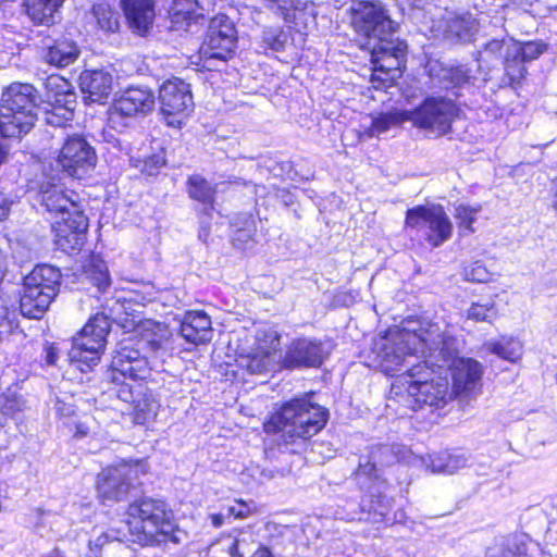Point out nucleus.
Here are the masks:
<instances>
[{
    "instance_id": "57",
    "label": "nucleus",
    "mask_w": 557,
    "mask_h": 557,
    "mask_svg": "<svg viewBox=\"0 0 557 557\" xmlns=\"http://www.w3.org/2000/svg\"><path fill=\"white\" fill-rule=\"evenodd\" d=\"M227 511L234 518L244 519L250 515L252 506L243 500H236L234 505L228 507Z\"/></svg>"
},
{
    "instance_id": "46",
    "label": "nucleus",
    "mask_w": 557,
    "mask_h": 557,
    "mask_svg": "<svg viewBox=\"0 0 557 557\" xmlns=\"http://www.w3.org/2000/svg\"><path fill=\"white\" fill-rule=\"evenodd\" d=\"M239 366L246 368L250 373H263L271 367V356L269 352L258 350L238 359Z\"/></svg>"
},
{
    "instance_id": "41",
    "label": "nucleus",
    "mask_w": 557,
    "mask_h": 557,
    "mask_svg": "<svg viewBox=\"0 0 557 557\" xmlns=\"http://www.w3.org/2000/svg\"><path fill=\"white\" fill-rule=\"evenodd\" d=\"M87 278L95 285L99 292H106L111 285V276L107 263L98 258H94L86 269Z\"/></svg>"
},
{
    "instance_id": "28",
    "label": "nucleus",
    "mask_w": 557,
    "mask_h": 557,
    "mask_svg": "<svg viewBox=\"0 0 557 557\" xmlns=\"http://www.w3.org/2000/svg\"><path fill=\"white\" fill-rule=\"evenodd\" d=\"M117 397L124 403L131 404L136 413L135 418H156L160 405L153 398L151 393L144 392L141 384L135 386L131 384H122L116 391Z\"/></svg>"
},
{
    "instance_id": "6",
    "label": "nucleus",
    "mask_w": 557,
    "mask_h": 557,
    "mask_svg": "<svg viewBox=\"0 0 557 557\" xmlns=\"http://www.w3.org/2000/svg\"><path fill=\"white\" fill-rule=\"evenodd\" d=\"M404 228L410 239L438 248L451 238L454 225L442 205L426 203L406 211Z\"/></svg>"
},
{
    "instance_id": "63",
    "label": "nucleus",
    "mask_w": 557,
    "mask_h": 557,
    "mask_svg": "<svg viewBox=\"0 0 557 557\" xmlns=\"http://www.w3.org/2000/svg\"><path fill=\"white\" fill-rule=\"evenodd\" d=\"M211 521L213 527L220 528L224 522V517L222 513H214L211 516Z\"/></svg>"
},
{
    "instance_id": "2",
    "label": "nucleus",
    "mask_w": 557,
    "mask_h": 557,
    "mask_svg": "<svg viewBox=\"0 0 557 557\" xmlns=\"http://www.w3.org/2000/svg\"><path fill=\"white\" fill-rule=\"evenodd\" d=\"M409 451L399 444H379L371 448L368 456L359 459L356 471V480L364 492L361 502V513L368 517H359V520L382 522L393 506V498L388 495V486L382 479L381 468L404 460Z\"/></svg>"
},
{
    "instance_id": "56",
    "label": "nucleus",
    "mask_w": 557,
    "mask_h": 557,
    "mask_svg": "<svg viewBox=\"0 0 557 557\" xmlns=\"http://www.w3.org/2000/svg\"><path fill=\"white\" fill-rule=\"evenodd\" d=\"M50 413L54 414L55 418H71L74 414V407L64 400L55 398L50 408Z\"/></svg>"
},
{
    "instance_id": "4",
    "label": "nucleus",
    "mask_w": 557,
    "mask_h": 557,
    "mask_svg": "<svg viewBox=\"0 0 557 557\" xmlns=\"http://www.w3.org/2000/svg\"><path fill=\"white\" fill-rule=\"evenodd\" d=\"M125 528L129 539L140 546H154L162 543H181L182 531L177 528L173 512L162 499L140 497L127 508Z\"/></svg>"
},
{
    "instance_id": "55",
    "label": "nucleus",
    "mask_w": 557,
    "mask_h": 557,
    "mask_svg": "<svg viewBox=\"0 0 557 557\" xmlns=\"http://www.w3.org/2000/svg\"><path fill=\"white\" fill-rule=\"evenodd\" d=\"M197 16L190 11L174 10L171 21L177 28H184L186 32L191 30V26L196 24Z\"/></svg>"
},
{
    "instance_id": "40",
    "label": "nucleus",
    "mask_w": 557,
    "mask_h": 557,
    "mask_svg": "<svg viewBox=\"0 0 557 557\" xmlns=\"http://www.w3.org/2000/svg\"><path fill=\"white\" fill-rule=\"evenodd\" d=\"M484 347L487 351L510 362H516L522 355L521 343L512 337H503L498 342H487L485 343Z\"/></svg>"
},
{
    "instance_id": "9",
    "label": "nucleus",
    "mask_w": 557,
    "mask_h": 557,
    "mask_svg": "<svg viewBox=\"0 0 557 557\" xmlns=\"http://www.w3.org/2000/svg\"><path fill=\"white\" fill-rule=\"evenodd\" d=\"M143 465L123 462L102 469L97 475L96 491L98 498L106 506L114 503L129 502L139 492L137 475Z\"/></svg>"
},
{
    "instance_id": "7",
    "label": "nucleus",
    "mask_w": 557,
    "mask_h": 557,
    "mask_svg": "<svg viewBox=\"0 0 557 557\" xmlns=\"http://www.w3.org/2000/svg\"><path fill=\"white\" fill-rule=\"evenodd\" d=\"M61 284V272L50 264L36 265L24 277L20 298V313L28 319H40L57 296Z\"/></svg>"
},
{
    "instance_id": "8",
    "label": "nucleus",
    "mask_w": 557,
    "mask_h": 557,
    "mask_svg": "<svg viewBox=\"0 0 557 557\" xmlns=\"http://www.w3.org/2000/svg\"><path fill=\"white\" fill-rule=\"evenodd\" d=\"M111 322L104 313H96L85 326L73 337L69 358L79 371L87 372L98 364Z\"/></svg>"
},
{
    "instance_id": "64",
    "label": "nucleus",
    "mask_w": 557,
    "mask_h": 557,
    "mask_svg": "<svg viewBox=\"0 0 557 557\" xmlns=\"http://www.w3.org/2000/svg\"><path fill=\"white\" fill-rule=\"evenodd\" d=\"M228 552H230V555H231L232 557H243V555H240V554H239V552H238V542H237V541H235V542L230 546Z\"/></svg>"
},
{
    "instance_id": "54",
    "label": "nucleus",
    "mask_w": 557,
    "mask_h": 557,
    "mask_svg": "<svg viewBox=\"0 0 557 557\" xmlns=\"http://www.w3.org/2000/svg\"><path fill=\"white\" fill-rule=\"evenodd\" d=\"M509 42H512V40H498V39H492L487 44H485L482 51H480V54L482 59L486 58H503L507 55V50Z\"/></svg>"
},
{
    "instance_id": "51",
    "label": "nucleus",
    "mask_w": 557,
    "mask_h": 557,
    "mask_svg": "<svg viewBox=\"0 0 557 557\" xmlns=\"http://www.w3.org/2000/svg\"><path fill=\"white\" fill-rule=\"evenodd\" d=\"M465 278L473 283H486L491 280L492 273L486 269L484 263L476 260L463 269Z\"/></svg>"
},
{
    "instance_id": "20",
    "label": "nucleus",
    "mask_w": 557,
    "mask_h": 557,
    "mask_svg": "<svg viewBox=\"0 0 557 557\" xmlns=\"http://www.w3.org/2000/svg\"><path fill=\"white\" fill-rule=\"evenodd\" d=\"M156 103L153 91L147 86H129L115 98L114 111L126 117L145 115Z\"/></svg>"
},
{
    "instance_id": "47",
    "label": "nucleus",
    "mask_w": 557,
    "mask_h": 557,
    "mask_svg": "<svg viewBox=\"0 0 557 557\" xmlns=\"http://www.w3.org/2000/svg\"><path fill=\"white\" fill-rule=\"evenodd\" d=\"M131 163L134 168L138 169L141 173L152 176L160 172L165 164L164 153L158 152L146 157L145 159L131 158Z\"/></svg>"
},
{
    "instance_id": "33",
    "label": "nucleus",
    "mask_w": 557,
    "mask_h": 557,
    "mask_svg": "<svg viewBox=\"0 0 557 557\" xmlns=\"http://www.w3.org/2000/svg\"><path fill=\"white\" fill-rule=\"evenodd\" d=\"M286 9L278 13L286 23L293 24L299 30L315 24L317 8L310 0H286Z\"/></svg>"
},
{
    "instance_id": "26",
    "label": "nucleus",
    "mask_w": 557,
    "mask_h": 557,
    "mask_svg": "<svg viewBox=\"0 0 557 557\" xmlns=\"http://www.w3.org/2000/svg\"><path fill=\"white\" fill-rule=\"evenodd\" d=\"M40 89L32 84L14 82L9 85L1 95V102L22 107L24 110L32 109L39 111L44 103V87Z\"/></svg>"
},
{
    "instance_id": "37",
    "label": "nucleus",
    "mask_w": 557,
    "mask_h": 557,
    "mask_svg": "<svg viewBox=\"0 0 557 557\" xmlns=\"http://www.w3.org/2000/svg\"><path fill=\"white\" fill-rule=\"evenodd\" d=\"M64 0H25L24 5L29 18L36 24L50 25Z\"/></svg>"
},
{
    "instance_id": "25",
    "label": "nucleus",
    "mask_w": 557,
    "mask_h": 557,
    "mask_svg": "<svg viewBox=\"0 0 557 557\" xmlns=\"http://www.w3.org/2000/svg\"><path fill=\"white\" fill-rule=\"evenodd\" d=\"M79 88L94 102L106 100L112 91V74L104 69L85 70L78 77Z\"/></svg>"
},
{
    "instance_id": "59",
    "label": "nucleus",
    "mask_w": 557,
    "mask_h": 557,
    "mask_svg": "<svg viewBox=\"0 0 557 557\" xmlns=\"http://www.w3.org/2000/svg\"><path fill=\"white\" fill-rule=\"evenodd\" d=\"M104 140L112 145L113 148H117L120 151L124 150L123 143L120 138L115 137V135L112 132H106L103 133Z\"/></svg>"
},
{
    "instance_id": "61",
    "label": "nucleus",
    "mask_w": 557,
    "mask_h": 557,
    "mask_svg": "<svg viewBox=\"0 0 557 557\" xmlns=\"http://www.w3.org/2000/svg\"><path fill=\"white\" fill-rule=\"evenodd\" d=\"M11 201L9 198L0 193V218L4 216L10 209Z\"/></svg>"
},
{
    "instance_id": "27",
    "label": "nucleus",
    "mask_w": 557,
    "mask_h": 557,
    "mask_svg": "<svg viewBox=\"0 0 557 557\" xmlns=\"http://www.w3.org/2000/svg\"><path fill=\"white\" fill-rule=\"evenodd\" d=\"M81 50L75 40L62 35L51 39L44 48L42 58L49 64L58 69L73 64Z\"/></svg>"
},
{
    "instance_id": "38",
    "label": "nucleus",
    "mask_w": 557,
    "mask_h": 557,
    "mask_svg": "<svg viewBox=\"0 0 557 557\" xmlns=\"http://www.w3.org/2000/svg\"><path fill=\"white\" fill-rule=\"evenodd\" d=\"M263 429L267 433L282 432L284 437L290 442H295L297 438H308L306 420H264Z\"/></svg>"
},
{
    "instance_id": "42",
    "label": "nucleus",
    "mask_w": 557,
    "mask_h": 557,
    "mask_svg": "<svg viewBox=\"0 0 557 557\" xmlns=\"http://www.w3.org/2000/svg\"><path fill=\"white\" fill-rule=\"evenodd\" d=\"M504 69L505 79L513 88L520 85L527 74L525 62L520 57L511 55L509 49L507 55L504 57Z\"/></svg>"
},
{
    "instance_id": "24",
    "label": "nucleus",
    "mask_w": 557,
    "mask_h": 557,
    "mask_svg": "<svg viewBox=\"0 0 557 557\" xmlns=\"http://www.w3.org/2000/svg\"><path fill=\"white\" fill-rule=\"evenodd\" d=\"M120 3L132 32L139 36H146L154 20V1L121 0Z\"/></svg>"
},
{
    "instance_id": "5",
    "label": "nucleus",
    "mask_w": 557,
    "mask_h": 557,
    "mask_svg": "<svg viewBox=\"0 0 557 557\" xmlns=\"http://www.w3.org/2000/svg\"><path fill=\"white\" fill-rule=\"evenodd\" d=\"M419 338L422 344V352L425 354L426 350L429 352L423 363L411 364L406 370L408 376L411 377L408 392L414 397L417 404L440 408L446 404L447 384H434L431 375L435 372V367L442 369L448 366L453 352L440 333L432 338L422 335H419Z\"/></svg>"
},
{
    "instance_id": "35",
    "label": "nucleus",
    "mask_w": 557,
    "mask_h": 557,
    "mask_svg": "<svg viewBox=\"0 0 557 557\" xmlns=\"http://www.w3.org/2000/svg\"><path fill=\"white\" fill-rule=\"evenodd\" d=\"M430 77L440 88L450 90L469 84L471 76L465 65L457 66H430Z\"/></svg>"
},
{
    "instance_id": "19",
    "label": "nucleus",
    "mask_w": 557,
    "mask_h": 557,
    "mask_svg": "<svg viewBox=\"0 0 557 557\" xmlns=\"http://www.w3.org/2000/svg\"><path fill=\"white\" fill-rule=\"evenodd\" d=\"M470 455L460 449H444L426 456H414L412 463L433 474H454L469 465Z\"/></svg>"
},
{
    "instance_id": "21",
    "label": "nucleus",
    "mask_w": 557,
    "mask_h": 557,
    "mask_svg": "<svg viewBox=\"0 0 557 557\" xmlns=\"http://www.w3.org/2000/svg\"><path fill=\"white\" fill-rule=\"evenodd\" d=\"M127 543L133 541L126 528L110 529L96 539L89 540L86 555L87 557H128L131 549Z\"/></svg>"
},
{
    "instance_id": "23",
    "label": "nucleus",
    "mask_w": 557,
    "mask_h": 557,
    "mask_svg": "<svg viewBox=\"0 0 557 557\" xmlns=\"http://www.w3.org/2000/svg\"><path fill=\"white\" fill-rule=\"evenodd\" d=\"M306 414L308 418H329L330 416L329 409L319 403L318 394L314 392L285 401L281 405L276 416L272 414L270 418H301Z\"/></svg>"
},
{
    "instance_id": "16",
    "label": "nucleus",
    "mask_w": 557,
    "mask_h": 557,
    "mask_svg": "<svg viewBox=\"0 0 557 557\" xmlns=\"http://www.w3.org/2000/svg\"><path fill=\"white\" fill-rule=\"evenodd\" d=\"M334 349L331 339L302 337L294 341L282 359L285 369L319 368Z\"/></svg>"
},
{
    "instance_id": "3",
    "label": "nucleus",
    "mask_w": 557,
    "mask_h": 557,
    "mask_svg": "<svg viewBox=\"0 0 557 557\" xmlns=\"http://www.w3.org/2000/svg\"><path fill=\"white\" fill-rule=\"evenodd\" d=\"M39 197L46 210L55 214L51 225L58 247L65 252L79 250L86 239L88 219L76 201L64 193L60 178L51 176L41 182Z\"/></svg>"
},
{
    "instance_id": "60",
    "label": "nucleus",
    "mask_w": 557,
    "mask_h": 557,
    "mask_svg": "<svg viewBox=\"0 0 557 557\" xmlns=\"http://www.w3.org/2000/svg\"><path fill=\"white\" fill-rule=\"evenodd\" d=\"M8 138H2L0 140V166L8 161V156L10 151V144L8 143Z\"/></svg>"
},
{
    "instance_id": "22",
    "label": "nucleus",
    "mask_w": 557,
    "mask_h": 557,
    "mask_svg": "<svg viewBox=\"0 0 557 557\" xmlns=\"http://www.w3.org/2000/svg\"><path fill=\"white\" fill-rule=\"evenodd\" d=\"M373 351L381 362L386 363L387 371H397L399 367L411 364V348L403 336L391 339L386 336L374 342Z\"/></svg>"
},
{
    "instance_id": "15",
    "label": "nucleus",
    "mask_w": 557,
    "mask_h": 557,
    "mask_svg": "<svg viewBox=\"0 0 557 557\" xmlns=\"http://www.w3.org/2000/svg\"><path fill=\"white\" fill-rule=\"evenodd\" d=\"M454 356L447 366L450 369L451 392L460 404H468L482 392L483 366L473 358H459L450 363Z\"/></svg>"
},
{
    "instance_id": "12",
    "label": "nucleus",
    "mask_w": 557,
    "mask_h": 557,
    "mask_svg": "<svg viewBox=\"0 0 557 557\" xmlns=\"http://www.w3.org/2000/svg\"><path fill=\"white\" fill-rule=\"evenodd\" d=\"M459 108L454 100L442 96H429L413 110L404 111L405 120L414 126L445 135L451 128Z\"/></svg>"
},
{
    "instance_id": "62",
    "label": "nucleus",
    "mask_w": 557,
    "mask_h": 557,
    "mask_svg": "<svg viewBox=\"0 0 557 557\" xmlns=\"http://www.w3.org/2000/svg\"><path fill=\"white\" fill-rule=\"evenodd\" d=\"M75 429H76V431H75L74 436L76 438L85 437L89 432V428L84 422H79V423L75 424Z\"/></svg>"
},
{
    "instance_id": "14",
    "label": "nucleus",
    "mask_w": 557,
    "mask_h": 557,
    "mask_svg": "<svg viewBox=\"0 0 557 557\" xmlns=\"http://www.w3.org/2000/svg\"><path fill=\"white\" fill-rule=\"evenodd\" d=\"M58 163L70 176L82 178L96 166V150L84 135H69L60 149Z\"/></svg>"
},
{
    "instance_id": "45",
    "label": "nucleus",
    "mask_w": 557,
    "mask_h": 557,
    "mask_svg": "<svg viewBox=\"0 0 557 557\" xmlns=\"http://www.w3.org/2000/svg\"><path fill=\"white\" fill-rule=\"evenodd\" d=\"M92 14L102 30L108 33H115L119 30V14L108 4H95L92 7Z\"/></svg>"
},
{
    "instance_id": "34",
    "label": "nucleus",
    "mask_w": 557,
    "mask_h": 557,
    "mask_svg": "<svg viewBox=\"0 0 557 557\" xmlns=\"http://www.w3.org/2000/svg\"><path fill=\"white\" fill-rule=\"evenodd\" d=\"M28 524L33 528L34 532L45 536H62L65 524V518L53 511H46L40 508H35L28 516Z\"/></svg>"
},
{
    "instance_id": "1",
    "label": "nucleus",
    "mask_w": 557,
    "mask_h": 557,
    "mask_svg": "<svg viewBox=\"0 0 557 557\" xmlns=\"http://www.w3.org/2000/svg\"><path fill=\"white\" fill-rule=\"evenodd\" d=\"M352 26L367 39L371 51V82L386 87L401 76L406 66L408 46L395 37L397 23L391 18L385 4L379 0L360 1L352 8Z\"/></svg>"
},
{
    "instance_id": "10",
    "label": "nucleus",
    "mask_w": 557,
    "mask_h": 557,
    "mask_svg": "<svg viewBox=\"0 0 557 557\" xmlns=\"http://www.w3.org/2000/svg\"><path fill=\"white\" fill-rule=\"evenodd\" d=\"M44 103L39 111L44 112L46 124L62 127L74 117L76 94L72 84L60 75H49L41 81Z\"/></svg>"
},
{
    "instance_id": "58",
    "label": "nucleus",
    "mask_w": 557,
    "mask_h": 557,
    "mask_svg": "<svg viewBox=\"0 0 557 557\" xmlns=\"http://www.w3.org/2000/svg\"><path fill=\"white\" fill-rule=\"evenodd\" d=\"M327 420H306V431H308V438L315 435L326 424Z\"/></svg>"
},
{
    "instance_id": "52",
    "label": "nucleus",
    "mask_w": 557,
    "mask_h": 557,
    "mask_svg": "<svg viewBox=\"0 0 557 557\" xmlns=\"http://www.w3.org/2000/svg\"><path fill=\"white\" fill-rule=\"evenodd\" d=\"M256 234V226L253 220H248L245 226L235 231L233 235V245L240 249L250 247V242H253Z\"/></svg>"
},
{
    "instance_id": "31",
    "label": "nucleus",
    "mask_w": 557,
    "mask_h": 557,
    "mask_svg": "<svg viewBox=\"0 0 557 557\" xmlns=\"http://www.w3.org/2000/svg\"><path fill=\"white\" fill-rule=\"evenodd\" d=\"M531 546H535L525 534H513L502 539L488 547L485 557H534Z\"/></svg>"
},
{
    "instance_id": "48",
    "label": "nucleus",
    "mask_w": 557,
    "mask_h": 557,
    "mask_svg": "<svg viewBox=\"0 0 557 557\" xmlns=\"http://www.w3.org/2000/svg\"><path fill=\"white\" fill-rule=\"evenodd\" d=\"M508 49L511 55L520 57L525 63L537 59L544 52V46L533 41L525 44L512 41L509 42Z\"/></svg>"
},
{
    "instance_id": "49",
    "label": "nucleus",
    "mask_w": 557,
    "mask_h": 557,
    "mask_svg": "<svg viewBox=\"0 0 557 557\" xmlns=\"http://www.w3.org/2000/svg\"><path fill=\"white\" fill-rule=\"evenodd\" d=\"M481 211V206H468L460 203L456 206L454 216L458 222L460 230L473 233L472 224L476 221V214Z\"/></svg>"
},
{
    "instance_id": "30",
    "label": "nucleus",
    "mask_w": 557,
    "mask_h": 557,
    "mask_svg": "<svg viewBox=\"0 0 557 557\" xmlns=\"http://www.w3.org/2000/svg\"><path fill=\"white\" fill-rule=\"evenodd\" d=\"M479 30L476 16L468 11L455 12L446 21L444 36L451 42H470Z\"/></svg>"
},
{
    "instance_id": "18",
    "label": "nucleus",
    "mask_w": 557,
    "mask_h": 557,
    "mask_svg": "<svg viewBox=\"0 0 557 557\" xmlns=\"http://www.w3.org/2000/svg\"><path fill=\"white\" fill-rule=\"evenodd\" d=\"M38 112L32 109L7 104L0 101V136L8 139H21L34 127Z\"/></svg>"
},
{
    "instance_id": "11",
    "label": "nucleus",
    "mask_w": 557,
    "mask_h": 557,
    "mask_svg": "<svg viewBox=\"0 0 557 557\" xmlns=\"http://www.w3.org/2000/svg\"><path fill=\"white\" fill-rule=\"evenodd\" d=\"M237 30L231 18L224 14L214 16L209 24L200 47V58L208 70L216 67V62H226L235 54Z\"/></svg>"
},
{
    "instance_id": "39",
    "label": "nucleus",
    "mask_w": 557,
    "mask_h": 557,
    "mask_svg": "<svg viewBox=\"0 0 557 557\" xmlns=\"http://www.w3.org/2000/svg\"><path fill=\"white\" fill-rule=\"evenodd\" d=\"M188 195L203 205L205 213L213 209L214 189L209 182L199 174H194L187 181Z\"/></svg>"
},
{
    "instance_id": "50",
    "label": "nucleus",
    "mask_w": 557,
    "mask_h": 557,
    "mask_svg": "<svg viewBox=\"0 0 557 557\" xmlns=\"http://www.w3.org/2000/svg\"><path fill=\"white\" fill-rule=\"evenodd\" d=\"M17 309L15 304H8L7 300H0V334L2 332H10L17 325Z\"/></svg>"
},
{
    "instance_id": "13",
    "label": "nucleus",
    "mask_w": 557,
    "mask_h": 557,
    "mask_svg": "<svg viewBox=\"0 0 557 557\" xmlns=\"http://www.w3.org/2000/svg\"><path fill=\"white\" fill-rule=\"evenodd\" d=\"M159 103L166 125L181 127L194 109L190 85L178 77L166 79L159 88Z\"/></svg>"
},
{
    "instance_id": "17",
    "label": "nucleus",
    "mask_w": 557,
    "mask_h": 557,
    "mask_svg": "<svg viewBox=\"0 0 557 557\" xmlns=\"http://www.w3.org/2000/svg\"><path fill=\"white\" fill-rule=\"evenodd\" d=\"M151 374V367L147 357L134 347L124 345L113 356L111 368L106 373V380L119 385L127 384L125 381L140 382Z\"/></svg>"
},
{
    "instance_id": "44",
    "label": "nucleus",
    "mask_w": 557,
    "mask_h": 557,
    "mask_svg": "<svg viewBox=\"0 0 557 557\" xmlns=\"http://www.w3.org/2000/svg\"><path fill=\"white\" fill-rule=\"evenodd\" d=\"M405 120L403 113L385 112L372 117L370 127L367 131L369 137H374L387 132L391 127L400 124Z\"/></svg>"
},
{
    "instance_id": "43",
    "label": "nucleus",
    "mask_w": 557,
    "mask_h": 557,
    "mask_svg": "<svg viewBox=\"0 0 557 557\" xmlns=\"http://www.w3.org/2000/svg\"><path fill=\"white\" fill-rule=\"evenodd\" d=\"M289 39V32L280 26L265 27L261 34L263 46L275 52L284 51Z\"/></svg>"
},
{
    "instance_id": "53",
    "label": "nucleus",
    "mask_w": 557,
    "mask_h": 557,
    "mask_svg": "<svg viewBox=\"0 0 557 557\" xmlns=\"http://www.w3.org/2000/svg\"><path fill=\"white\" fill-rule=\"evenodd\" d=\"M23 407L24 400L22 397L5 394L0 396V412L4 418H9L21 412Z\"/></svg>"
},
{
    "instance_id": "36",
    "label": "nucleus",
    "mask_w": 557,
    "mask_h": 557,
    "mask_svg": "<svg viewBox=\"0 0 557 557\" xmlns=\"http://www.w3.org/2000/svg\"><path fill=\"white\" fill-rule=\"evenodd\" d=\"M495 298L496 295L471 301L470 306L463 311L462 317H465L466 321L493 324L499 317Z\"/></svg>"
},
{
    "instance_id": "32",
    "label": "nucleus",
    "mask_w": 557,
    "mask_h": 557,
    "mask_svg": "<svg viewBox=\"0 0 557 557\" xmlns=\"http://www.w3.org/2000/svg\"><path fill=\"white\" fill-rule=\"evenodd\" d=\"M286 9L278 13L286 23L293 24L299 30L315 24L317 8L310 0H286Z\"/></svg>"
},
{
    "instance_id": "29",
    "label": "nucleus",
    "mask_w": 557,
    "mask_h": 557,
    "mask_svg": "<svg viewBox=\"0 0 557 557\" xmlns=\"http://www.w3.org/2000/svg\"><path fill=\"white\" fill-rule=\"evenodd\" d=\"M181 335L199 345L212 339L211 319L205 311H186L181 322Z\"/></svg>"
}]
</instances>
